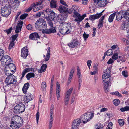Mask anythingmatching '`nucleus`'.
Listing matches in <instances>:
<instances>
[{"mask_svg": "<svg viewBox=\"0 0 129 129\" xmlns=\"http://www.w3.org/2000/svg\"><path fill=\"white\" fill-rule=\"evenodd\" d=\"M47 67V66L46 64H43L41 66V68L43 70V71L44 72L45 71Z\"/></svg>", "mask_w": 129, "mask_h": 129, "instance_id": "nucleus-52", "label": "nucleus"}, {"mask_svg": "<svg viewBox=\"0 0 129 129\" xmlns=\"http://www.w3.org/2000/svg\"><path fill=\"white\" fill-rule=\"evenodd\" d=\"M48 21V23L50 27H52L53 26V23L52 22L53 20H47Z\"/></svg>", "mask_w": 129, "mask_h": 129, "instance_id": "nucleus-55", "label": "nucleus"}, {"mask_svg": "<svg viewBox=\"0 0 129 129\" xmlns=\"http://www.w3.org/2000/svg\"><path fill=\"white\" fill-rule=\"evenodd\" d=\"M47 20H53L55 18V14L52 10L49 9H47L42 12Z\"/></svg>", "mask_w": 129, "mask_h": 129, "instance_id": "nucleus-7", "label": "nucleus"}, {"mask_svg": "<svg viewBox=\"0 0 129 129\" xmlns=\"http://www.w3.org/2000/svg\"><path fill=\"white\" fill-rule=\"evenodd\" d=\"M12 30V28L11 27L10 28L6 30H4V31L7 33V34L10 33Z\"/></svg>", "mask_w": 129, "mask_h": 129, "instance_id": "nucleus-50", "label": "nucleus"}, {"mask_svg": "<svg viewBox=\"0 0 129 129\" xmlns=\"http://www.w3.org/2000/svg\"><path fill=\"white\" fill-rule=\"evenodd\" d=\"M115 16V14L114 13L110 15L108 19V21L110 22H112Z\"/></svg>", "mask_w": 129, "mask_h": 129, "instance_id": "nucleus-29", "label": "nucleus"}, {"mask_svg": "<svg viewBox=\"0 0 129 129\" xmlns=\"http://www.w3.org/2000/svg\"><path fill=\"white\" fill-rule=\"evenodd\" d=\"M50 7L52 8L56 7V2L55 0H51L50 3Z\"/></svg>", "mask_w": 129, "mask_h": 129, "instance_id": "nucleus-27", "label": "nucleus"}, {"mask_svg": "<svg viewBox=\"0 0 129 129\" xmlns=\"http://www.w3.org/2000/svg\"><path fill=\"white\" fill-rule=\"evenodd\" d=\"M28 15L27 14L24 13L21 15L20 17V19H24L26 18Z\"/></svg>", "mask_w": 129, "mask_h": 129, "instance_id": "nucleus-47", "label": "nucleus"}, {"mask_svg": "<svg viewBox=\"0 0 129 129\" xmlns=\"http://www.w3.org/2000/svg\"><path fill=\"white\" fill-rule=\"evenodd\" d=\"M11 61L12 60L11 58L9 59V60H7L4 64L6 65V66H9L10 65V64H11V63H11Z\"/></svg>", "mask_w": 129, "mask_h": 129, "instance_id": "nucleus-43", "label": "nucleus"}, {"mask_svg": "<svg viewBox=\"0 0 129 129\" xmlns=\"http://www.w3.org/2000/svg\"><path fill=\"white\" fill-rule=\"evenodd\" d=\"M94 116V114L91 112H87L84 115H82L80 118L83 121V123L85 124L89 121Z\"/></svg>", "mask_w": 129, "mask_h": 129, "instance_id": "nucleus-8", "label": "nucleus"}, {"mask_svg": "<svg viewBox=\"0 0 129 129\" xmlns=\"http://www.w3.org/2000/svg\"><path fill=\"white\" fill-rule=\"evenodd\" d=\"M31 96L32 95L30 94H28L26 95L27 101H29L32 100L31 98Z\"/></svg>", "mask_w": 129, "mask_h": 129, "instance_id": "nucleus-36", "label": "nucleus"}, {"mask_svg": "<svg viewBox=\"0 0 129 129\" xmlns=\"http://www.w3.org/2000/svg\"><path fill=\"white\" fill-rule=\"evenodd\" d=\"M114 94L115 95L120 97H122V96L121 94L118 91L114 92Z\"/></svg>", "mask_w": 129, "mask_h": 129, "instance_id": "nucleus-58", "label": "nucleus"}, {"mask_svg": "<svg viewBox=\"0 0 129 129\" xmlns=\"http://www.w3.org/2000/svg\"><path fill=\"white\" fill-rule=\"evenodd\" d=\"M86 16V15L85 14H84L81 16L80 15L76 18L74 21H76L81 22L83 20Z\"/></svg>", "mask_w": 129, "mask_h": 129, "instance_id": "nucleus-24", "label": "nucleus"}, {"mask_svg": "<svg viewBox=\"0 0 129 129\" xmlns=\"http://www.w3.org/2000/svg\"><path fill=\"white\" fill-rule=\"evenodd\" d=\"M31 71H34V69L32 68H26L23 71L22 74V76L21 79H22L23 77H24L26 73L27 72Z\"/></svg>", "mask_w": 129, "mask_h": 129, "instance_id": "nucleus-21", "label": "nucleus"}, {"mask_svg": "<svg viewBox=\"0 0 129 129\" xmlns=\"http://www.w3.org/2000/svg\"><path fill=\"white\" fill-rule=\"evenodd\" d=\"M25 108L24 105L22 103H19L16 105L14 107V111L17 114L23 112Z\"/></svg>", "mask_w": 129, "mask_h": 129, "instance_id": "nucleus-9", "label": "nucleus"}, {"mask_svg": "<svg viewBox=\"0 0 129 129\" xmlns=\"http://www.w3.org/2000/svg\"><path fill=\"white\" fill-rule=\"evenodd\" d=\"M11 71H14L13 70H15L16 69V67L13 63H11L10 65L8 67Z\"/></svg>", "mask_w": 129, "mask_h": 129, "instance_id": "nucleus-31", "label": "nucleus"}, {"mask_svg": "<svg viewBox=\"0 0 129 129\" xmlns=\"http://www.w3.org/2000/svg\"><path fill=\"white\" fill-rule=\"evenodd\" d=\"M74 72V69H71L70 72L69 78H72L73 76V74Z\"/></svg>", "mask_w": 129, "mask_h": 129, "instance_id": "nucleus-40", "label": "nucleus"}, {"mask_svg": "<svg viewBox=\"0 0 129 129\" xmlns=\"http://www.w3.org/2000/svg\"><path fill=\"white\" fill-rule=\"evenodd\" d=\"M94 2L97 3L98 6L101 7H104L108 3L107 0H94Z\"/></svg>", "mask_w": 129, "mask_h": 129, "instance_id": "nucleus-12", "label": "nucleus"}, {"mask_svg": "<svg viewBox=\"0 0 129 129\" xmlns=\"http://www.w3.org/2000/svg\"><path fill=\"white\" fill-rule=\"evenodd\" d=\"M96 129H102L103 126L101 123H98L96 126Z\"/></svg>", "mask_w": 129, "mask_h": 129, "instance_id": "nucleus-46", "label": "nucleus"}, {"mask_svg": "<svg viewBox=\"0 0 129 129\" xmlns=\"http://www.w3.org/2000/svg\"><path fill=\"white\" fill-rule=\"evenodd\" d=\"M14 41H12L10 43L9 46V49H11V48L13 47V46H14Z\"/></svg>", "mask_w": 129, "mask_h": 129, "instance_id": "nucleus-49", "label": "nucleus"}, {"mask_svg": "<svg viewBox=\"0 0 129 129\" xmlns=\"http://www.w3.org/2000/svg\"><path fill=\"white\" fill-rule=\"evenodd\" d=\"M56 85V92H60L61 90L60 84L58 82H57Z\"/></svg>", "mask_w": 129, "mask_h": 129, "instance_id": "nucleus-42", "label": "nucleus"}, {"mask_svg": "<svg viewBox=\"0 0 129 129\" xmlns=\"http://www.w3.org/2000/svg\"><path fill=\"white\" fill-rule=\"evenodd\" d=\"M42 3L41 2H37L36 4L34 6L35 7V8H36L37 9H39L38 10L41 9L42 8L41 6V5Z\"/></svg>", "mask_w": 129, "mask_h": 129, "instance_id": "nucleus-32", "label": "nucleus"}, {"mask_svg": "<svg viewBox=\"0 0 129 129\" xmlns=\"http://www.w3.org/2000/svg\"><path fill=\"white\" fill-rule=\"evenodd\" d=\"M107 110V108H102L100 110V112H104L105 111H106Z\"/></svg>", "mask_w": 129, "mask_h": 129, "instance_id": "nucleus-64", "label": "nucleus"}, {"mask_svg": "<svg viewBox=\"0 0 129 129\" xmlns=\"http://www.w3.org/2000/svg\"><path fill=\"white\" fill-rule=\"evenodd\" d=\"M118 122L120 126H122L124 124V122L123 119H119L118 120Z\"/></svg>", "mask_w": 129, "mask_h": 129, "instance_id": "nucleus-44", "label": "nucleus"}, {"mask_svg": "<svg viewBox=\"0 0 129 129\" xmlns=\"http://www.w3.org/2000/svg\"><path fill=\"white\" fill-rule=\"evenodd\" d=\"M29 38L33 40H38V39H39L40 37L37 33H34L30 35Z\"/></svg>", "mask_w": 129, "mask_h": 129, "instance_id": "nucleus-16", "label": "nucleus"}, {"mask_svg": "<svg viewBox=\"0 0 129 129\" xmlns=\"http://www.w3.org/2000/svg\"><path fill=\"white\" fill-rule=\"evenodd\" d=\"M33 9L32 6H31L28 8L26 9V12H28L31 11Z\"/></svg>", "mask_w": 129, "mask_h": 129, "instance_id": "nucleus-62", "label": "nucleus"}, {"mask_svg": "<svg viewBox=\"0 0 129 129\" xmlns=\"http://www.w3.org/2000/svg\"><path fill=\"white\" fill-rule=\"evenodd\" d=\"M11 8L10 4H7L1 10V15L4 17H7L10 14Z\"/></svg>", "mask_w": 129, "mask_h": 129, "instance_id": "nucleus-6", "label": "nucleus"}, {"mask_svg": "<svg viewBox=\"0 0 129 129\" xmlns=\"http://www.w3.org/2000/svg\"><path fill=\"white\" fill-rule=\"evenodd\" d=\"M39 112L38 111H37L36 115V119L37 123V124L38 123V120L39 118Z\"/></svg>", "mask_w": 129, "mask_h": 129, "instance_id": "nucleus-51", "label": "nucleus"}, {"mask_svg": "<svg viewBox=\"0 0 129 129\" xmlns=\"http://www.w3.org/2000/svg\"><path fill=\"white\" fill-rule=\"evenodd\" d=\"M23 21H20L16 26V29L15 31L16 33L17 34L21 30L23 24Z\"/></svg>", "mask_w": 129, "mask_h": 129, "instance_id": "nucleus-17", "label": "nucleus"}, {"mask_svg": "<svg viewBox=\"0 0 129 129\" xmlns=\"http://www.w3.org/2000/svg\"><path fill=\"white\" fill-rule=\"evenodd\" d=\"M89 36V34H87L85 32H84L83 35V36L84 38V40L85 41L86 39L88 38Z\"/></svg>", "mask_w": 129, "mask_h": 129, "instance_id": "nucleus-48", "label": "nucleus"}, {"mask_svg": "<svg viewBox=\"0 0 129 129\" xmlns=\"http://www.w3.org/2000/svg\"><path fill=\"white\" fill-rule=\"evenodd\" d=\"M113 51L112 49L108 50L105 53L107 56H109L111 55L113 53Z\"/></svg>", "mask_w": 129, "mask_h": 129, "instance_id": "nucleus-35", "label": "nucleus"}, {"mask_svg": "<svg viewBox=\"0 0 129 129\" xmlns=\"http://www.w3.org/2000/svg\"><path fill=\"white\" fill-rule=\"evenodd\" d=\"M120 102V101L119 99H115L113 101V103L114 105L116 106L118 105Z\"/></svg>", "mask_w": 129, "mask_h": 129, "instance_id": "nucleus-33", "label": "nucleus"}, {"mask_svg": "<svg viewBox=\"0 0 129 129\" xmlns=\"http://www.w3.org/2000/svg\"><path fill=\"white\" fill-rule=\"evenodd\" d=\"M114 13L115 15H116V19L118 21L123 18L127 21L129 19V9L126 10H121L119 12H116Z\"/></svg>", "mask_w": 129, "mask_h": 129, "instance_id": "nucleus-3", "label": "nucleus"}, {"mask_svg": "<svg viewBox=\"0 0 129 129\" xmlns=\"http://www.w3.org/2000/svg\"><path fill=\"white\" fill-rule=\"evenodd\" d=\"M27 29L29 30H31L33 29L32 26L30 24H29L26 26Z\"/></svg>", "mask_w": 129, "mask_h": 129, "instance_id": "nucleus-56", "label": "nucleus"}, {"mask_svg": "<svg viewBox=\"0 0 129 129\" xmlns=\"http://www.w3.org/2000/svg\"><path fill=\"white\" fill-rule=\"evenodd\" d=\"M50 47H49L47 51L46 57L44 59V60L46 61H48L50 59Z\"/></svg>", "mask_w": 129, "mask_h": 129, "instance_id": "nucleus-23", "label": "nucleus"}, {"mask_svg": "<svg viewBox=\"0 0 129 129\" xmlns=\"http://www.w3.org/2000/svg\"><path fill=\"white\" fill-rule=\"evenodd\" d=\"M60 2L61 4L67 7L68 6V5L66 4L65 2L63 0H60Z\"/></svg>", "mask_w": 129, "mask_h": 129, "instance_id": "nucleus-63", "label": "nucleus"}, {"mask_svg": "<svg viewBox=\"0 0 129 129\" xmlns=\"http://www.w3.org/2000/svg\"><path fill=\"white\" fill-rule=\"evenodd\" d=\"M41 88L43 90L46 89V84L45 82H42L41 85Z\"/></svg>", "mask_w": 129, "mask_h": 129, "instance_id": "nucleus-37", "label": "nucleus"}, {"mask_svg": "<svg viewBox=\"0 0 129 129\" xmlns=\"http://www.w3.org/2000/svg\"><path fill=\"white\" fill-rule=\"evenodd\" d=\"M58 9L60 12L63 13L64 15H68L69 13L68 9L63 6L61 5L59 6Z\"/></svg>", "mask_w": 129, "mask_h": 129, "instance_id": "nucleus-13", "label": "nucleus"}, {"mask_svg": "<svg viewBox=\"0 0 129 129\" xmlns=\"http://www.w3.org/2000/svg\"><path fill=\"white\" fill-rule=\"evenodd\" d=\"M91 61L90 60H88L87 62V66L88 67L89 69L90 68L91 66Z\"/></svg>", "mask_w": 129, "mask_h": 129, "instance_id": "nucleus-59", "label": "nucleus"}, {"mask_svg": "<svg viewBox=\"0 0 129 129\" xmlns=\"http://www.w3.org/2000/svg\"><path fill=\"white\" fill-rule=\"evenodd\" d=\"M64 15L63 14H60L57 16L56 17L57 21L59 22L62 23V21H65L66 20L68 15Z\"/></svg>", "mask_w": 129, "mask_h": 129, "instance_id": "nucleus-14", "label": "nucleus"}, {"mask_svg": "<svg viewBox=\"0 0 129 129\" xmlns=\"http://www.w3.org/2000/svg\"><path fill=\"white\" fill-rule=\"evenodd\" d=\"M73 90V88L71 87L67 91L66 93L65 94V95L70 96V95L72 92Z\"/></svg>", "mask_w": 129, "mask_h": 129, "instance_id": "nucleus-34", "label": "nucleus"}, {"mask_svg": "<svg viewBox=\"0 0 129 129\" xmlns=\"http://www.w3.org/2000/svg\"><path fill=\"white\" fill-rule=\"evenodd\" d=\"M81 119L80 118L75 119L72 122L71 129H78V127L81 123Z\"/></svg>", "mask_w": 129, "mask_h": 129, "instance_id": "nucleus-11", "label": "nucleus"}, {"mask_svg": "<svg viewBox=\"0 0 129 129\" xmlns=\"http://www.w3.org/2000/svg\"><path fill=\"white\" fill-rule=\"evenodd\" d=\"M14 76L13 74H11L6 78L5 82L7 86L14 83H16L17 80L14 78Z\"/></svg>", "mask_w": 129, "mask_h": 129, "instance_id": "nucleus-10", "label": "nucleus"}, {"mask_svg": "<svg viewBox=\"0 0 129 129\" xmlns=\"http://www.w3.org/2000/svg\"><path fill=\"white\" fill-rule=\"evenodd\" d=\"M102 15V12L99 14H97L95 15H93L90 16L89 19L93 21L95 19L98 18Z\"/></svg>", "mask_w": 129, "mask_h": 129, "instance_id": "nucleus-20", "label": "nucleus"}, {"mask_svg": "<svg viewBox=\"0 0 129 129\" xmlns=\"http://www.w3.org/2000/svg\"><path fill=\"white\" fill-rule=\"evenodd\" d=\"M35 74L33 73H28L26 75V77L28 80L30 79V78L34 77Z\"/></svg>", "mask_w": 129, "mask_h": 129, "instance_id": "nucleus-30", "label": "nucleus"}, {"mask_svg": "<svg viewBox=\"0 0 129 129\" xmlns=\"http://www.w3.org/2000/svg\"><path fill=\"white\" fill-rule=\"evenodd\" d=\"M120 110L122 112H124L129 110V107L126 106L120 109Z\"/></svg>", "mask_w": 129, "mask_h": 129, "instance_id": "nucleus-38", "label": "nucleus"}, {"mask_svg": "<svg viewBox=\"0 0 129 129\" xmlns=\"http://www.w3.org/2000/svg\"><path fill=\"white\" fill-rule=\"evenodd\" d=\"M18 34H16L15 35H14L12 36V41H14L18 37Z\"/></svg>", "mask_w": 129, "mask_h": 129, "instance_id": "nucleus-54", "label": "nucleus"}, {"mask_svg": "<svg viewBox=\"0 0 129 129\" xmlns=\"http://www.w3.org/2000/svg\"><path fill=\"white\" fill-rule=\"evenodd\" d=\"M103 22H100L99 21V22L98 25L99 29H100L103 26Z\"/></svg>", "mask_w": 129, "mask_h": 129, "instance_id": "nucleus-53", "label": "nucleus"}, {"mask_svg": "<svg viewBox=\"0 0 129 129\" xmlns=\"http://www.w3.org/2000/svg\"><path fill=\"white\" fill-rule=\"evenodd\" d=\"M10 70L9 68L8 67H5L4 69V72L5 74L7 76L10 75L11 73H10Z\"/></svg>", "mask_w": 129, "mask_h": 129, "instance_id": "nucleus-26", "label": "nucleus"}, {"mask_svg": "<svg viewBox=\"0 0 129 129\" xmlns=\"http://www.w3.org/2000/svg\"><path fill=\"white\" fill-rule=\"evenodd\" d=\"M36 28L40 31L42 30V32L46 29L47 24L45 21L42 19H39L37 21L35 24Z\"/></svg>", "mask_w": 129, "mask_h": 129, "instance_id": "nucleus-4", "label": "nucleus"}, {"mask_svg": "<svg viewBox=\"0 0 129 129\" xmlns=\"http://www.w3.org/2000/svg\"><path fill=\"white\" fill-rule=\"evenodd\" d=\"M56 32L55 28L53 26L50 27L49 29H46L43 31V33L46 34H50L52 33H54Z\"/></svg>", "mask_w": 129, "mask_h": 129, "instance_id": "nucleus-19", "label": "nucleus"}, {"mask_svg": "<svg viewBox=\"0 0 129 129\" xmlns=\"http://www.w3.org/2000/svg\"><path fill=\"white\" fill-rule=\"evenodd\" d=\"M59 32L63 35L69 34L71 31L72 27L71 25L67 23L63 22L59 27Z\"/></svg>", "mask_w": 129, "mask_h": 129, "instance_id": "nucleus-2", "label": "nucleus"}, {"mask_svg": "<svg viewBox=\"0 0 129 129\" xmlns=\"http://www.w3.org/2000/svg\"><path fill=\"white\" fill-rule=\"evenodd\" d=\"M77 8L75 6L73 5L71 8L70 9H68V11L69 13H68V14L71 13H74L75 11L77 10Z\"/></svg>", "mask_w": 129, "mask_h": 129, "instance_id": "nucleus-25", "label": "nucleus"}, {"mask_svg": "<svg viewBox=\"0 0 129 129\" xmlns=\"http://www.w3.org/2000/svg\"><path fill=\"white\" fill-rule=\"evenodd\" d=\"M74 72V69H71L70 72L69 78H72L73 76V74Z\"/></svg>", "mask_w": 129, "mask_h": 129, "instance_id": "nucleus-41", "label": "nucleus"}, {"mask_svg": "<svg viewBox=\"0 0 129 129\" xmlns=\"http://www.w3.org/2000/svg\"><path fill=\"white\" fill-rule=\"evenodd\" d=\"M7 58H5V56H3V59H2V64H4L5 63L6 61Z\"/></svg>", "mask_w": 129, "mask_h": 129, "instance_id": "nucleus-60", "label": "nucleus"}, {"mask_svg": "<svg viewBox=\"0 0 129 129\" xmlns=\"http://www.w3.org/2000/svg\"><path fill=\"white\" fill-rule=\"evenodd\" d=\"M111 76L109 73H106L104 74L102 76V78L104 82L103 84L105 90L107 91L108 90V87L111 86Z\"/></svg>", "mask_w": 129, "mask_h": 129, "instance_id": "nucleus-5", "label": "nucleus"}, {"mask_svg": "<svg viewBox=\"0 0 129 129\" xmlns=\"http://www.w3.org/2000/svg\"><path fill=\"white\" fill-rule=\"evenodd\" d=\"M11 125L12 129H18L21 126L23 123L22 119L18 115L14 116L12 118Z\"/></svg>", "mask_w": 129, "mask_h": 129, "instance_id": "nucleus-1", "label": "nucleus"}, {"mask_svg": "<svg viewBox=\"0 0 129 129\" xmlns=\"http://www.w3.org/2000/svg\"><path fill=\"white\" fill-rule=\"evenodd\" d=\"M122 75L124 77H126L128 76V73L127 71H123L122 72Z\"/></svg>", "mask_w": 129, "mask_h": 129, "instance_id": "nucleus-39", "label": "nucleus"}, {"mask_svg": "<svg viewBox=\"0 0 129 129\" xmlns=\"http://www.w3.org/2000/svg\"><path fill=\"white\" fill-rule=\"evenodd\" d=\"M78 44V41L76 40H73L70 43L68 44L70 47L74 48L76 47Z\"/></svg>", "mask_w": 129, "mask_h": 129, "instance_id": "nucleus-22", "label": "nucleus"}, {"mask_svg": "<svg viewBox=\"0 0 129 129\" xmlns=\"http://www.w3.org/2000/svg\"><path fill=\"white\" fill-rule=\"evenodd\" d=\"M60 94V92H56V95L58 100L59 99Z\"/></svg>", "mask_w": 129, "mask_h": 129, "instance_id": "nucleus-61", "label": "nucleus"}, {"mask_svg": "<svg viewBox=\"0 0 129 129\" xmlns=\"http://www.w3.org/2000/svg\"><path fill=\"white\" fill-rule=\"evenodd\" d=\"M21 56L24 58H26L28 55V50L26 47L23 48L21 50Z\"/></svg>", "mask_w": 129, "mask_h": 129, "instance_id": "nucleus-15", "label": "nucleus"}, {"mask_svg": "<svg viewBox=\"0 0 129 129\" xmlns=\"http://www.w3.org/2000/svg\"><path fill=\"white\" fill-rule=\"evenodd\" d=\"M129 26V22H123L121 24L120 29L121 30H127Z\"/></svg>", "mask_w": 129, "mask_h": 129, "instance_id": "nucleus-18", "label": "nucleus"}, {"mask_svg": "<svg viewBox=\"0 0 129 129\" xmlns=\"http://www.w3.org/2000/svg\"><path fill=\"white\" fill-rule=\"evenodd\" d=\"M29 86V83L27 82L24 85L23 88L28 89Z\"/></svg>", "mask_w": 129, "mask_h": 129, "instance_id": "nucleus-57", "label": "nucleus"}, {"mask_svg": "<svg viewBox=\"0 0 129 129\" xmlns=\"http://www.w3.org/2000/svg\"><path fill=\"white\" fill-rule=\"evenodd\" d=\"M118 58V53H114L112 58L113 59L116 60Z\"/></svg>", "mask_w": 129, "mask_h": 129, "instance_id": "nucleus-45", "label": "nucleus"}, {"mask_svg": "<svg viewBox=\"0 0 129 129\" xmlns=\"http://www.w3.org/2000/svg\"><path fill=\"white\" fill-rule=\"evenodd\" d=\"M70 96H68L65 95L64 99V103L65 105H67L69 102V101L70 99Z\"/></svg>", "mask_w": 129, "mask_h": 129, "instance_id": "nucleus-28", "label": "nucleus"}]
</instances>
